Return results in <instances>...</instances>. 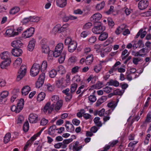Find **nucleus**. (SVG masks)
I'll use <instances>...</instances> for the list:
<instances>
[{
	"instance_id": "obj_1",
	"label": "nucleus",
	"mask_w": 151,
	"mask_h": 151,
	"mask_svg": "<svg viewBox=\"0 0 151 151\" xmlns=\"http://www.w3.org/2000/svg\"><path fill=\"white\" fill-rule=\"evenodd\" d=\"M94 25L95 27L92 29V31L94 34H100L105 29V27L102 26L101 22H96Z\"/></svg>"
},
{
	"instance_id": "obj_2",
	"label": "nucleus",
	"mask_w": 151,
	"mask_h": 151,
	"mask_svg": "<svg viewBox=\"0 0 151 151\" xmlns=\"http://www.w3.org/2000/svg\"><path fill=\"white\" fill-rule=\"evenodd\" d=\"M40 64L35 63L32 67L30 70V75L33 77L37 76L40 72Z\"/></svg>"
},
{
	"instance_id": "obj_3",
	"label": "nucleus",
	"mask_w": 151,
	"mask_h": 151,
	"mask_svg": "<svg viewBox=\"0 0 151 151\" xmlns=\"http://www.w3.org/2000/svg\"><path fill=\"white\" fill-rule=\"evenodd\" d=\"M26 72V67L25 65H22L18 72V75L17 76V81H20L25 75Z\"/></svg>"
},
{
	"instance_id": "obj_4",
	"label": "nucleus",
	"mask_w": 151,
	"mask_h": 151,
	"mask_svg": "<svg viewBox=\"0 0 151 151\" xmlns=\"http://www.w3.org/2000/svg\"><path fill=\"white\" fill-rule=\"evenodd\" d=\"M35 28L31 27L28 29L22 34V36L25 38H28L32 36L34 33Z\"/></svg>"
},
{
	"instance_id": "obj_5",
	"label": "nucleus",
	"mask_w": 151,
	"mask_h": 151,
	"mask_svg": "<svg viewBox=\"0 0 151 151\" xmlns=\"http://www.w3.org/2000/svg\"><path fill=\"white\" fill-rule=\"evenodd\" d=\"M45 74L44 73L41 74L36 83V87L39 88L43 85L45 78Z\"/></svg>"
},
{
	"instance_id": "obj_6",
	"label": "nucleus",
	"mask_w": 151,
	"mask_h": 151,
	"mask_svg": "<svg viewBox=\"0 0 151 151\" xmlns=\"http://www.w3.org/2000/svg\"><path fill=\"white\" fill-rule=\"evenodd\" d=\"M50 102H48L46 104L43 109V111L45 113H46L48 111V112L50 113L52 111L54 108L55 104H52L51 105H50Z\"/></svg>"
},
{
	"instance_id": "obj_7",
	"label": "nucleus",
	"mask_w": 151,
	"mask_h": 151,
	"mask_svg": "<svg viewBox=\"0 0 151 151\" xmlns=\"http://www.w3.org/2000/svg\"><path fill=\"white\" fill-rule=\"evenodd\" d=\"M51 51L50 50L49 47L46 44H42V52L45 54H48V58L49 59H51V57L50 56V53Z\"/></svg>"
},
{
	"instance_id": "obj_8",
	"label": "nucleus",
	"mask_w": 151,
	"mask_h": 151,
	"mask_svg": "<svg viewBox=\"0 0 151 151\" xmlns=\"http://www.w3.org/2000/svg\"><path fill=\"white\" fill-rule=\"evenodd\" d=\"M149 5L148 1L147 0H141L139 3L138 6L140 10L145 9Z\"/></svg>"
},
{
	"instance_id": "obj_9",
	"label": "nucleus",
	"mask_w": 151,
	"mask_h": 151,
	"mask_svg": "<svg viewBox=\"0 0 151 151\" xmlns=\"http://www.w3.org/2000/svg\"><path fill=\"white\" fill-rule=\"evenodd\" d=\"M11 53L14 56L19 57L22 55V51L20 48H14L12 50Z\"/></svg>"
},
{
	"instance_id": "obj_10",
	"label": "nucleus",
	"mask_w": 151,
	"mask_h": 151,
	"mask_svg": "<svg viewBox=\"0 0 151 151\" xmlns=\"http://www.w3.org/2000/svg\"><path fill=\"white\" fill-rule=\"evenodd\" d=\"M77 42L74 41H73L70 44V45L68 46V50L70 52H74L76 49L77 47Z\"/></svg>"
},
{
	"instance_id": "obj_11",
	"label": "nucleus",
	"mask_w": 151,
	"mask_h": 151,
	"mask_svg": "<svg viewBox=\"0 0 151 151\" xmlns=\"http://www.w3.org/2000/svg\"><path fill=\"white\" fill-rule=\"evenodd\" d=\"M102 17V15L99 13H97L94 14L91 17V20L93 21L94 24L96 22H99Z\"/></svg>"
},
{
	"instance_id": "obj_12",
	"label": "nucleus",
	"mask_w": 151,
	"mask_h": 151,
	"mask_svg": "<svg viewBox=\"0 0 151 151\" xmlns=\"http://www.w3.org/2000/svg\"><path fill=\"white\" fill-rule=\"evenodd\" d=\"M29 120L30 123H36L38 121V116L36 114H31L29 116Z\"/></svg>"
},
{
	"instance_id": "obj_13",
	"label": "nucleus",
	"mask_w": 151,
	"mask_h": 151,
	"mask_svg": "<svg viewBox=\"0 0 151 151\" xmlns=\"http://www.w3.org/2000/svg\"><path fill=\"white\" fill-rule=\"evenodd\" d=\"M22 45V43L19 40H14L12 43V46L14 48H20Z\"/></svg>"
},
{
	"instance_id": "obj_14",
	"label": "nucleus",
	"mask_w": 151,
	"mask_h": 151,
	"mask_svg": "<svg viewBox=\"0 0 151 151\" xmlns=\"http://www.w3.org/2000/svg\"><path fill=\"white\" fill-rule=\"evenodd\" d=\"M6 33L9 37H14L18 35V32H14L13 29H11L6 30Z\"/></svg>"
},
{
	"instance_id": "obj_15",
	"label": "nucleus",
	"mask_w": 151,
	"mask_h": 151,
	"mask_svg": "<svg viewBox=\"0 0 151 151\" xmlns=\"http://www.w3.org/2000/svg\"><path fill=\"white\" fill-rule=\"evenodd\" d=\"M1 57L2 59L4 60L8 61L9 59L11 60L10 58L9 53L8 52H4L1 55Z\"/></svg>"
},
{
	"instance_id": "obj_16",
	"label": "nucleus",
	"mask_w": 151,
	"mask_h": 151,
	"mask_svg": "<svg viewBox=\"0 0 151 151\" xmlns=\"http://www.w3.org/2000/svg\"><path fill=\"white\" fill-rule=\"evenodd\" d=\"M67 0H56V3L57 5L61 8L65 6L67 4Z\"/></svg>"
},
{
	"instance_id": "obj_17",
	"label": "nucleus",
	"mask_w": 151,
	"mask_h": 151,
	"mask_svg": "<svg viewBox=\"0 0 151 151\" xmlns=\"http://www.w3.org/2000/svg\"><path fill=\"white\" fill-rule=\"evenodd\" d=\"M11 63V60H4L2 62L0 65V67L2 69H6V67L9 66Z\"/></svg>"
},
{
	"instance_id": "obj_18",
	"label": "nucleus",
	"mask_w": 151,
	"mask_h": 151,
	"mask_svg": "<svg viewBox=\"0 0 151 151\" xmlns=\"http://www.w3.org/2000/svg\"><path fill=\"white\" fill-rule=\"evenodd\" d=\"M30 91V88L29 86H24L22 89V95L24 96L27 95Z\"/></svg>"
},
{
	"instance_id": "obj_19",
	"label": "nucleus",
	"mask_w": 151,
	"mask_h": 151,
	"mask_svg": "<svg viewBox=\"0 0 151 151\" xmlns=\"http://www.w3.org/2000/svg\"><path fill=\"white\" fill-rule=\"evenodd\" d=\"M93 60V55L92 54L88 56L86 58L85 63L87 65H89L91 64Z\"/></svg>"
},
{
	"instance_id": "obj_20",
	"label": "nucleus",
	"mask_w": 151,
	"mask_h": 151,
	"mask_svg": "<svg viewBox=\"0 0 151 151\" xmlns=\"http://www.w3.org/2000/svg\"><path fill=\"white\" fill-rule=\"evenodd\" d=\"M35 40L34 39L29 42L28 45V49L29 51H32L34 49L35 45Z\"/></svg>"
},
{
	"instance_id": "obj_21",
	"label": "nucleus",
	"mask_w": 151,
	"mask_h": 151,
	"mask_svg": "<svg viewBox=\"0 0 151 151\" xmlns=\"http://www.w3.org/2000/svg\"><path fill=\"white\" fill-rule=\"evenodd\" d=\"M99 37V40L101 41L106 40L108 37V34L106 32H102Z\"/></svg>"
},
{
	"instance_id": "obj_22",
	"label": "nucleus",
	"mask_w": 151,
	"mask_h": 151,
	"mask_svg": "<svg viewBox=\"0 0 151 151\" xmlns=\"http://www.w3.org/2000/svg\"><path fill=\"white\" fill-rule=\"evenodd\" d=\"M52 32L55 34L57 33H60L61 32L62 30L60 29V25H56L53 29Z\"/></svg>"
},
{
	"instance_id": "obj_23",
	"label": "nucleus",
	"mask_w": 151,
	"mask_h": 151,
	"mask_svg": "<svg viewBox=\"0 0 151 151\" xmlns=\"http://www.w3.org/2000/svg\"><path fill=\"white\" fill-rule=\"evenodd\" d=\"M73 139L72 138L64 139L62 142L63 145L62 148L64 149L66 148L67 147V145L73 141Z\"/></svg>"
},
{
	"instance_id": "obj_24",
	"label": "nucleus",
	"mask_w": 151,
	"mask_h": 151,
	"mask_svg": "<svg viewBox=\"0 0 151 151\" xmlns=\"http://www.w3.org/2000/svg\"><path fill=\"white\" fill-rule=\"evenodd\" d=\"M63 103V101L61 100H60L58 101L56 103V104H55L54 106V107H55V109L56 111H58L60 110L62 106Z\"/></svg>"
},
{
	"instance_id": "obj_25",
	"label": "nucleus",
	"mask_w": 151,
	"mask_h": 151,
	"mask_svg": "<svg viewBox=\"0 0 151 151\" xmlns=\"http://www.w3.org/2000/svg\"><path fill=\"white\" fill-rule=\"evenodd\" d=\"M20 9L18 7H15L12 8L9 11V13L11 15H14L18 13Z\"/></svg>"
},
{
	"instance_id": "obj_26",
	"label": "nucleus",
	"mask_w": 151,
	"mask_h": 151,
	"mask_svg": "<svg viewBox=\"0 0 151 151\" xmlns=\"http://www.w3.org/2000/svg\"><path fill=\"white\" fill-rule=\"evenodd\" d=\"M107 83L109 86H113L116 87L118 86L119 85L118 81H114L112 79L110 80Z\"/></svg>"
},
{
	"instance_id": "obj_27",
	"label": "nucleus",
	"mask_w": 151,
	"mask_h": 151,
	"mask_svg": "<svg viewBox=\"0 0 151 151\" xmlns=\"http://www.w3.org/2000/svg\"><path fill=\"white\" fill-rule=\"evenodd\" d=\"M66 54V52L63 51V53L61 54L60 58L58 60V62L60 63H63L65 59Z\"/></svg>"
},
{
	"instance_id": "obj_28",
	"label": "nucleus",
	"mask_w": 151,
	"mask_h": 151,
	"mask_svg": "<svg viewBox=\"0 0 151 151\" xmlns=\"http://www.w3.org/2000/svg\"><path fill=\"white\" fill-rule=\"evenodd\" d=\"M117 105V103H115V101H111L108 103L107 106L111 109L114 110L115 108Z\"/></svg>"
},
{
	"instance_id": "obj_29",
	"label": "nucleus",
	"mask_w": 151,
	"mask_h": 151,
	"mask_svg": "<svg viewBox=\"0 0 151 151\" xmlns=\"http://www.w3.org/2000/svg\"><path fill=\"white\" fill-rule=\"evenodd\" d=\"M45 96V93L41 92L38 95L37 98L38 101H41L44 100Z\"/></svg>"
},
{
	"instance_id": "obj_30",
	"label": "nucleus",
	"mask_w": 151,
	"mask_h": 151,
	"mask_svg": "<svg viewBox=\"0 0 151 151\" xmlns=\"http://www.w3.org/2000/svg\"><path fill=\"white\" fill-rule=\"evenodd\" d=\"M11 137V134L10 133H8L5 135L4 138V142L6 144L7 143L10 139Z\"/></svg>"
},
{
	"instance_id": "obj_31",
	"label": "nucleus",
	"mask_w": 151,
	"mask_h": 151,
	"mask_svg": "<svg viewBox=\"0 0 151 151\" xmlns=\"http://www.w3.org/2000/svg\"><path fill=\"white\" fill-rule=\"evenodd\" d=\"M105 5V3L104 1H103L100 3L96 5V8L98 10H101L104 8Z\"/></svg>"
},
{
	"instance_id": "obj_32",
	"label": "nucleus",
	"mask_w": 151,
	"mask_h": 151,
	"mask_svg": "<svg viewBox=\"0 0 151 151\" xmlns=\"http://www.w3.org/2000/svg\"><path fill=\"white\" fill-rule=\"evenodd\" d=\"M77 86L78 84L76 83H74L71 85L70 92L71 93H73L75 92Z\"/></svg>"
},
{
	"instance_id": "obj_33",
	"label": "nucleus",
	"mask_w": 151,
	"mask_h": 151,
	"mask_svg": "<svg viewBox=\"0 0 151 151\" xmlns=\"http://www.w3.org/2000/svg\"><path fill=\"white\" fill-rule=\"evenodd\" d=\"M103 83L100 81L98 82L96 84L93 85L91 88L95 89H99L102 87Z\"/></svg>"
},
{
	"instance_id": "obj_34",
	"label": "nucleus",
	"mask_w": 151,
	"mask_h": 151,
	"mask_svg": "<svg viewBox=\"0 0 151 151\" xmlns=\"http://www.w3.org/2000/svg\"><path fill=\"white\" fill-rule=\"evenodd\" d=\"M124 91V90L121 91L119 89H116L114 91V95H118L121 96Z\"/></svg>"
},
{
	"instance_id": "obj_35",
	"label": "nucleus",
	"mask_w": 151,
	"mask_h": 151,
	"mask_svg": "<svg viewBox=\"0 0 151 151\" xmlns=\"http://www.w3.org/2000/svg\"><path fill=\"white\" fill-rule=\"evenodd\" d=\"M63 44L62 43H59L56 46L55 49L59 51L62 52L63 48Z\"/></svg>"
},
{
	"instance_id": "obj_36",
	"label": "nucleus",
	"mask_w": 151,
	"mask_h": 151,
	"mask_svg": "<svg viewBox=\"0 0 151 151\" xmlns=\"http://www.w3.org/2000/svg\"><path fill=\"white\" fill-rule=\"evenodd\" d=\"M63 79L62 78L56 81V85L58 88L61 87L63 83Z\"/></svg>"
},
{
	"instance_id": "obj_37",
	"label": "nucleus",
	"mask_w": 151,
	"mask_h": 151,
	"mask_svg": "<svg viewBox=\"0 0 151 151\" xmlns=\"http://www.w3.org/2000/svg\"><path fill=\"white\" fill-rule=\"evenodd\" d=\"M47 67V63L46 61H44L42 63L41 65H40L41 70L44 71L45 70Z\"/></svg>"
},
{
	"instance_id": "obj_38",
	"label": "nucleus",
	"mask_w": 151,
	"mask_h": 151,
	"mask_svg": "<svg viewBox=\"0 0 151 151\" xmlns=\"http://www.w3.org/2000/svg\"><path fill=\"white\" fill-rule=\"evenodd\" d=\"M29 128V126L28 122L27 121L24 123L23 127V129L24 132H27L28 131Z\"/></svg>"
},
{
	"instance_id": "obj_39",
	"label": "nucleus",
	"mask_w": 151,
	"mask_h": 151,
	"mask_svg": "<svg viewBox=\"0 0 151 151\" xmlns=\"http://www.w3.org/2000/svg\"><path fill=\"white\" fill-rule=\"evenodd\" d=\"M58 71L61 74H63L65 73V70L64 67L61 65L58 67Z\"/></svg>"
},
{
	"instance_id": "obj_40",
	"label": "nucleus",
	"mask_w": 151,
	"mask_h": 151,
	"mask_svg": "<svg viewBox=\"0 0 151 151\" xmlns=\"http://www.w3.org/2000/svg\"><path fill=\"white\" fill-rule=\"evenodd\" d=\"M30 22H37L39 20V18L38 17L34 16L29 17Z\"/></svg>"
},
{
	"instance_id": "obj_41",
	"label": "nucleus",
	"mask_w": 151,
	"mask_h": 151,
	"mask_svg": "<svg viewBox=\"0 0 151 151\" xmlns=\"http://www.w3.org/2000/svg\"><path fill=\"white\" fill-rule=\"evenodd\" d=\"M56 128V126L55 125H53L51 126L48 131V134L50 135H51V132H53V131H54L56 129H57Z\"/></svg>"
},
{
	"instance_id": "obj_42",
	"label": "nucleus",
	"mask_w": 151,
	"mask_h": 151,
	"mask_svg": "<svg viewBox=\"0 0 151 151\" xmlns=\"http://www.w3.org/2000/svg\"><path fill=\"white\" fill-rule=\"evenodd\" d=\"M107 22L108 25L111 27H112L114 25V22L111 18H108L107 19Z\"/></svg>"
},
{
	"instance_id": "obj_43",
	"label": "nucleus",
	"mask_w": 151,
	"mask_h": 151,
	"mask_svg": "<svg viewBox=\"0 0 151 151\" xmlns=\"http://www.w3.org/2000/svg\"><path fill=\"white\" fill-rule=\"evenodd\" d=\"M22 62V60L21 58H18L15 61L14 64V65H19Z\"/></svg>"
},
{
	"instance_id": "obj_44",
	"label": "nucleus",
	"mask_w": 151,
	"mask_h": 151,
	"mask_svg": "<svg viewBox=\"0 0 151 151\" xmlns=\"http://www.w3.org/2000/svg\"><path fill=\"white\" fill-rule=\"evenodd\" d=\"M50 76L52 78H54L57 74V72L55 70H52L49 73Z\"/></svg>"
},
{
	"instance_id": "obj_45",
	"label": "nucleus",
	"mask_w": 151,
	"mask_h": 151,
	"mask_svg": "<svg viewBox=\"0 0 151 151\" xmlns=\"http://www.w3.org/2000/svg\"><path fill=\"white\" fill-rule=\"evenodd\" d=\"M112 90V88L108 86L103 88V91L107 93H109Z\"/></svg>"
},
{
	"instance_id": "obj_46",
	"label": "nucleus",
	"mask_w": 151,
	"mask_h": 151,
	"mask_svg": "<svg viewBox=\"0 0 151 151\" xmlns=\"http://www.w3.org/2000/svg\"><path fill=\"white\" fill-rule=\"evenodd\" d=\"M88 99L89 101L92 103L95 102L96 100V96L93 95H91L89 96Z\"/></svg>"
},
{
	"instance_id": "obj_47",
	"label": "nucleus",
	"mask_w": 151,
	"mask_h": 151,
	"mask_svg": "<svg viewBox=\"0 0 151 151\" xmlns=\"http://www.w3.org/2000/svg\"><path fill=\"white\" fill-rule=\"evenodd\" d=\"M9 92L7 91H3L1 94L0 96L1 97L6 99V98L8 96Z\"/></svg>"
},
{
	"instance_id": "obj_48",
	"label": "nucleus",
	"mask_w": 151,
	"mask_h": 151,
	"mask_svg": "<svg viewBox=\"0 0 151 151\" xmlns=\"http://www.w3.org/2000/svg\"><path fill=\"white\" fill-rule=\"evenodd\" d=\"M59 99V97L57 96H53L51 98V100L53 102V104H54L55 103H56L58 101Z\"/></svg>"
},
{
	"instance_id": "obj_49",
	"label": "nucleus",
	"mask_w": 151,
	"mask_h": 151,
	"mask_svg": "<svg viewBox=\"0 0 151 151\" xmlns=\"http://www.w3.org/2000/svg\"><path fill=\"white\" fill-rule=\"evenodd\" d=\"M61 52L58 51L55 49L53 53V56L55 57H57L60 55Z\"/></svg>"
},
{
	"instance_id": "obj_50",
	"label": "nucleus",
	"mask_w": 151,
	"mask_h": 151,
	"mask_svg": "<svg viewBox=\"0 0 151 151\" xmlns=\"http://www.w3.org/2000/svg\"><path fill=\"white\" fill-rule=\"evenodd\" d=\"M72 41H73L72 40V39L71 38L67 37L65 40V44L66 45H68V46L70 45V44H71V43Z\"/></svg>"
},
{
	"instance_id": "obj_51",
	"label": "nucleus",
	"mask_w": 151,
	"mask_h": 151,
	"mask_svg": "<svg viewBox=\"0 0 151 151\" xmlns=\"http://www.w3.org/2000/svg\"><path fill=\"white\" fill-rule=\"evenodd\" d=\"M151 119V114H148L144 124L149 123Z\"/></svg>"
},
{
	"instance_id": "obj_52",
	"label": "nucleus",
	"mask_w": 151,
	"mask_h": 151,
	"mask_svg": "<svg viewBox=\"0 0 151 151\" xmlns=\"http://www.w3.org/2000/svg\"><path fill=\"white\" fill-rule=\"evenodd\" d=\"M80 68V67L76 66L73 68L71 70L72 73H75L78 71L79 69Z\"/></svg>"
},
{
	"instance_id": "obj_53",
	"label": "nucleus",
	"mask_w": 151,
	"mask_h": 151,
	"mask_svg": "<svg viewBox=\"0 0 151 151\" xmlns=\"http://www.w3.org/2000/svg\"><path fill=\"white\" fill-rule=\"evenodd\" d=\"M48 120L44 118H42L40 124L42 126L45 125L48 122Z\"/></svg>"
},
{
	"instance_id": "obj_54",
	"label": "nucleus",
	"mask_w": 151,
	"mask_h": 151,
	"mask_svg": "<svg viewBox=\"0 0 151 151\" xmlns=\"http://www.w3.org/2000/svg\"><path fill=\"white\" fill-rule=\"evenodd\" d=\"M24 99H20L19 100L17 104V105H19L20 106L23 107L24 105Z\"/></svg>"
},
{
	"instance_id": "obj_55",
	"label": "nucleus",
	"mask_w": 151,
	"mask_h": 151,
	"mask_svg": "<svg viewBox=\"0 0 151 151\" xmlns=\"http://www.w3.org/2000/svg\"><path fill=\"white\" fill-rule=\"evenodd\" d=\"M96 40V38L94 36H92L89 39V42L91 43L95 42Z\"/></svg>"
},
{
	"instance_id": "obj_56",
	"label": "nucleus",
	"mask_w": 151,
	"mask_h": 151,
	"mask_svg": "<svg viewBox=\"0 0 151 151\" xmlns=\"http://www.w3.org/2000/svg\"><path fill=\"white\" fill-rule=\"evenodd\" d=\"M92 26V24L90 22H88L86 23L83 26V27L85 29H88Z\"/></svg>"
},
{
	"instance_id": "obj_57",
	"label": "nucleus",
	"mask_w": 151,
	"mask_h": 151,
	"mask_svg": "<svg viewBox=\"0 0 151 151\" xmlns=\"http://www.w3.org/2000/svg\"><path fill=\"white\" fill-rule=\"evenodd\" d=\"M32 143V141L31 140H29L26 143L24 147L23 150L24 151H25L27 147L29 145H30Z\"/></svg>"
},
{
	"instance_id": "obj_58",
	"label": "nucleus",
	"mask_w": 151,
	"mask_h": 151,
	"mask_svg": "<svg viewBox=\"0 0 151 151\" xmlns=\"http://www.w3.org/2000/svg\"><path fill=\"white\" fill-rule=\"evenodd\" d=\"M80 121L76 119H74L72 120L73 123L76 126H78L80 124Z\"/></svg>"
},
{
	"instance_id": "obj_59",
	"label": "nucleus",
	"mask_w": 151,
	"mask_h": 151,
	"mask_svg": "<svg viewBox=\"0 0 151 151\" xmlns=\"http://www.w3.org/2000/svg\"><path fill=\"white\" fill-rule=\"evenodd\" d=\"M114 7L113 6H111L110 7V9L107 11L106 12V13L108 14H109L112 13L113 12Z\"/></svg>"
},
{
	"instance_id": "obj_60",
	"label": "nucleus",
	"mask_w": 151,
	"mask_h": 151,
	"mask_svg": "<svg viewBox=\"0 0 151 151\" xmlns=\"http://www.w3.org/2000/svg\"><path fill=\"white\" fill-rule=\"evenodd\" d=\"M85 112L84 109H82L81 110V112H78L77 114V116L79 118L83 116V114Z\"/></svg>"
},
{
	"instance_id": "obj_61",
	"label": "nucleus",
	"mask_w": 151,
	"mask_h": 151,
	"mask_svg": "<svg viewBox=\"0 0 151 151\" xmlns=\"http://www.w3.org/2000/svg\"><path fill=\"white\" fill-rule=\"evenodd\" d=\"M24 120V117L22 116H19L18 119V124H21Z\"/></svg>"
},
{
	"instance_id": "obj_62",
	"label": "nucleus",
	"mask_w": 151,
	"mask_h": 151,
	"mask_svg": "<svg viewBox=\"0 0 151 151\" xmlns=\"http://www.w3.org/2000/svg\"><path fill=\"white\" fill-rule=\"evenodd\" d=\"M63 145L62 142L58 143L54 145V147L55 148L59 149L61 147L62 148Z\"/></svg>"
},
{
	"instance_id": "obj_63",
	"label": "nucleus",
	"mask_w": 151,
	"mask_h": 151,
	"mask_svg": "<svg viewBox=\"0 0 151 151\" xmlns=\"http://www.w3.org/2000/svg\"><path fill=\"white\" fill-rule=\"evenodd\" d=\"M88 32L86 31H84L81 32V37L85 38L88 35Z\"/></svg>"
},
{
	"instance_id": "obj_64",
	"label": "nucleus",
	"mask_w": 151,
	"mask_h": 151,
	"mask_svg": "<svg viewBox=\"0 0 151 151\" xmlns=\"http://www.w3.org/2000/svg\"><path fill=\"white\" fill-rule=\"evenodd\" d=\"M141 59L140 58H134L133 59V62L134 64L137 65L138 64V62Z\"/></svg>"
}]
</instances>
